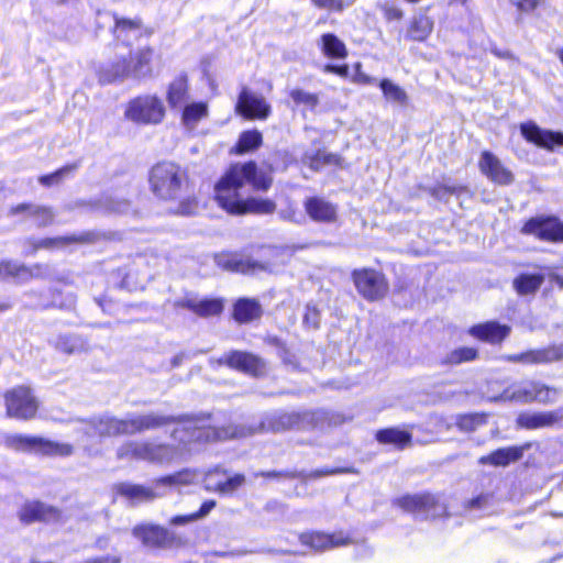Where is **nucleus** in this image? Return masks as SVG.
I'll use <instances>...</instances> for the list:
<instances>
[{"mask_svg": "<svg viewBox=\"0 0 563 563\" xmlns=\"http://www.w3.org/2000/svg\"><path fill=\"white\" fill-rule=\"evenodd\" d=\"M238 435L236 431L218 429L207 424L206 420H186L172 431L173 442L158 439L128 441L118 448L117 456L120 460L133 459L154 465H169L185 461L197 450V445Z\"/></svg>", "mask_w": 563, "mask_h": 563, "instance_id": "obj_1", "label": "nucleus"}, {"mask_svg": "<svg viewBox=\"0 0 563 563\" xmlns=\"http://www.w3.org/2000/svg\"><path fill=\"white\" fill-rule=\"evenodd\" d=\"M272 177L257 169L254 162L232 165L214 187L219 206L231 214H269L276 205L269 199L251 197L250 192L266 191Z\"/></svg>", "mask_w": 563, "mask_h": 563, "instance_id": "obj_2", "label": "nucleus"}, {"mask_svg": "<svg viewBox=\"0 0 563 563\" xmlns=\"http://www.w3.org/2000/svg\"><path fill=\"white\" fill-rule=\"evenodd\" d=\"M189 482L190 474L185 471L159 477L151 486L130 482L117 483L112 486V492L115 497L123 498L130 506H137L163 497L165 495V487L184 485Z\"/></svg>", "mask_w": 563, "mask_h": 563, "instance_id": "obj_3", "label": "nucleus"}, {"mask_svg": "<svg viewBox=\"0 0 563 563\" xmlns=\"http://www.w3.org/2000/svg\"><path fill=\"white\" fill-rule=\"evenodd\" d=\"M186 181L185 172L172 162L158 163L150 173L151 189L156 197L163 200L179 198Z\"/></svg>", "mask_w": 563, "mask_h": 563, "instance_id": "obj_4", "label": "nucleus"}, {"mask_svg": "<svg viewBox=\"0 0 563 563\" xmlns=\"http://www.w3.org/2000/svg\"><path fill=\"white\" fill-rule=\"evenodd\" d=\"M5 446L21 452H32L46 456H69L74 452L73 445L63 442H54L41 437L24 434H9L4 438Z\"/></svg>", "mask_w": 563, "mask_h": 563, "instance_id": "obj_5", "label": "nucleus"}, {"mask_svg": "<svg viewBox=\"0 0 563 563\" xmlns=\"http://www.w3.org/2000/svg\"><path fill=\"white\" fill-rule=\"evenodd\" d=\"M124 115L136 124H158L165 117V107L156 96H139L128 103Z\"/></svg>", "mask_w": 563, "mask_h": 563, "instance_id": "obj_6", "label": "nucleus"}, {"mask_svg": "<svg viewBox=\"0 0 563 563\" xmlns=\"http://www.w3.org/2000/svg\"><path fill=\"white\" fill-rule=\"evenodd\" d=\"M7 415L19 420H30L35 417L38 401L31 389L24 386L9 390L5 396Z\"/></svg>", "mask_w": 563, "mask_h": 563, "instance_id": "obj_7", "label": "nucleus"}, {"mask_svg": "<svg viewBox=\"0 0 563 563\" xmlns=\"http://www.w3.org/2000/svg\"><path fill=\"white\" fill-rule=\"evenodd\" d=\"M396 503L405 511L421 519L438 518L446 512L445 506L430 494L404 496Z\"/></svg>", "mask_w": 563, "mask_h": 563, "instance_id": "obj_8", "label": "nucleus"}, {"mask_svg": "<svg viewBox=\"0 0 563 563\" xmlns=\"http://www.w3.org/2000/svg\"><path fill=\"white\" fill-rule=\"evenodd\" d=\"M132 533L144 547L151 549H167L181 543L176 532L158 525H139Z\"/></svg>", "mask_w": 563, "mask_h": 563, "instance_id": "obj_9", "label": "nucleus"}, {"mask_svg": "<svg viewBox=\"0 0 563 563\" xmlns=\"http://www.w3.org/2000/svg\"><path fill=\"white\" fill-rule=\"evenodd\" d=\"M186 420L200 419L195 417L167 416L153 411L145 415H131L128 417L129 435L159 429L175 422L181 426Z\"/></svg>", "mask_w": 563, "mask_h": 563, "instance_id": "obj_10", "label": "nucleus"}, {"mask_svg": "<svg viewBox=\"0 0 563 563\" xmlns=\"http://www.w3.org/2000/svg\"><path fill=\"white\" fill-rule=\"evenodd\" d=\"M521 232L547 242H563V222L555 217L531 218Z\"/></svg>", "mask_w": 563, "mask_h": 563, "instance_id": "obj_11", "label": "nucleus"}, {"mask_svg": "<svg viewBox=\"0 0 563 563\" xmlns=\"http://www.w3.org/2000/svg\"><path fill=\"white\" fill-rule=\"evenodd\" d=\"M353 280L358 292L368 300L379 299L387 292L384 276L375 269H356L353 272Z\"/></svg>", "mask_w": 563, "mask_h": 563, "instance_id": "obj_12", "label": "nucleus"}, {"mask_svg": "<svg viewBox=\"0 0 563 563\" xmlns=\"http://www.w3.org/2000/svg\"><path fill=\"white\" fill-rule=\"evenodd\" d=\"M312 420V415L305 412H285V411H275L266 415L264 420L261 422V429L280 432L291 429H301L305 428Z\"/></svg>", "mask_w": 563, "mask_h": 563, "instance_id": "obj_13", "label": "nucleus"}, {"mask_svg": "<svg viewBox=\"0 0 563 563\" xmlns=\"http://www.w3.org/2000/svg\"><path fill=\"white\" fill-rule=\"evenodd\" d=\"M301 544L309 547L316 552L328 551L334 548L344 547L352 542L349 536L343 532L324 533L319 531L306 532L300 534Z\"/></svg>", "mask_w": 563, "mask_h": 563, "instance_id": "obj_14", "label": "nucleus"}, {"mask_svg": "<svg viewBox=\"0 0 563 563\" xmlns=\"http://www.w3.org/2000/svg\"><path fill=\"white\" fill-rule=\"evenodd\" d=\"M219 365L227 364L228 366L239 369L252 376H262L266 372L265 362L246 352L234 351L217 361Z\"/></svg>", "mask_w": 563, "mask_h": 563, "instance_id": "obj_15", "label": "nucleus"}, {"mask_svg": "<svg viewBox=\"0 0 563 563\" xmlns=\"http://www.w3.org/2000/svg\"><path fill=\"white\" fill-rule=\"evenodd\" d=\"M236 111L249 119H266L271 113V106L265 98L243 88L240 92Z\"/></svg>", "mask_w": 563, "mask_h": 563, "instance_id": "obj_16", "label": "nucleus"}, {"mask_svg": "<svg viewBox=\"0 0 563 563\" xmlns=\"http://www.w3.org/2000/svg\"><path fill=\"white\" fill-rule=\"evenodd\" d=\"M86 432L88 435H98L100 438L121 434L129 435L128 417L125 419H118L109 415H103L93 418L87 424Z\"/></svg>", "mask_w": 563, "mask_h": 563, "instance_id": "obj_17", "label": "nucleus"}, {"mask_svg": "<svg viewBox=\"0 0 563 563\" xmlns=\"http://www.w3.org/2000/svg\"><path fill=\"white\" fill-rule=\"evenodd\" d=\"M523 137L540 147L553 151L555 147L563 146V133L543 130L537 124L529 122L520 126Z\"/></svg>", "mask_w": 563, "mask_h": 563, "instance_id": "obj_18", "label": "nucleus"}, {"mask_svg": "<svg viewBox=\"0 0 563 563\" xmlns=\"http://www.w3.org/2000/svg\"><path fill=\"white\" fill-rule=\"evenodd\" d=\"M481 172L498 185H510L514 174L504 166L500 159L488 151H484L479 158Z\"/></svg>", "mask_w": 563, "mask_h": 563, "instance_id": "obj_19", "label": "nucleus"}, {"mask_svg": "<svg viewBox=\"0 0 563 563\" xmlns=\"http://www.w3.org/2000/svg\"><path fill=\"white\" fill-rule=\"evenodd\" d=\"M548 388L540 387L532 382L512 384L497 398L503 401L529 402L534 399L542 400V391Z\"/></svg>", "mask_w": 563, "mask_h": 563, "instance_id": "obj_20", "label": "nucleus"}, {"mask_svg": "<svg viewBox=\"0 0 563 563\" xmlns=\"http://www.w3.org/2000/svg\"><path fill=\"white\" fill-rule=\"evenodd\" d=\"M511 328L497 321H487L470 328L468 333L475 339L489 344L501 343L509 334Z\"/></svg>", "mask_w": 563, "mask_h": 563, "instance_id": "obj_21", "label": "nucleus"}, {"mask_svg": "<svg viewBox=\"0 0 563 563\" xmlns=\"http://www.w3.org/2000/svg\"><path fill=\"white\" fill-rule=\"evenodd\" d=\"M20 519L23 522L30 523L34 521H58L62 517L57 508L48 506L41 501L26 503L19 512Z\"/></svg>", "mask_w": 563, "mask_h": 563, "instance_id": "obj_22", "label": "nucleus"}, {"mask_svg": "<svg viewBox=\"0 0 563 563\" xmlns=\"http://www.w3.org/2000/svg\"><path fill=\"white\" fill-rule=\"evenodd\" d=\"M244 482V475L235 474L233 476H227L224 472H220L218 468L209 471L205 478L207 489L218 490L222 494H232L241 487Z\"/></svg>", "mask_w": 563, "mask_h": 563, "instance_id": "obj_23", "label": "nucleus"}, {"mask_svg": "<svg viewBox=\"0 0 563 563\" xmlns=\"http://www.w3.org/2000/svg\"><path fill=\"white\" fill-rule=\"evenodd\" d=\"M155 52L151 47L137 49L133 55L130 54L132 78L145 79L154 75Z\"/></svg>", "mask_w": 563, "mask_h": 563, "instance_id": "obj_24", "label": "nucleus"}, {"mask_svg": "<svg viewBox=\"0 0 563 563\" xmlns=\"http://www.w3.org/2000/svg\"><path fill=\"white\" fill-rule=\"evenodd\" d=\"M307 214L316 222H333L336 219L335 205L320 197H311L305 201Z\"/></svg>", "mask_w": 563, "mask_h": 563, "instance_id": "obj_25", "label": "nucleus"}, {"mask_svg": "<svg viewBox=\"0 0 563 563\" xmlns=\"http://www.w3.org/2000/svg\"><path fill=\"white\" fill-rule=\"evenodd\" d=\"M180 306L202 318L219 316L223 311L224 307L223 300L220 298H187L180 302Z\"/></svg>", "mask_w": 563, "mask_h": 563, "instance_id": "obj_26", "label": "nucleus"}, {"mask_svg": "<svg viewBox=\"0 0 563 563\" xmlns=\"http://www.w3.org/2000/svg\"><path fill=\"white\" fill-rule=\"evenodd\" d=\"M563 418L561 410L547 411V412H525L521 413L517 422L520 427L526 429H539L551 427Z\"/></svg>", "mask_w": 563, "mask_h": 563, "instance_id": "obj_27", "label": "nucleus"}, {"mask_svg": "<svg viewBox=\"0 0 563 563\" xmlns=\"http://www.w3.org/2000/svg\"><path fill=\"white\" fill-rule=\"evenodd\" d=\"M24 212L35 220L37 227H47L52 224L55 219V213L51 208L30 203H20L11 207L9 216L13 217Z\"/></svg>", "mask_w": 563, "mask_h": 563, "instance_id": "obj_28", "label": "nucleus"}, {"mask_svg": "<svg viewBox=\"0 0 563 563\" xmlns=\"http://www.w3.org/2000/svg\"><path fill=\"white\" fill-rule=\"evenodd\" d=\"M132 78L130 59L122 57L104 66L99 73V80L102 84H112L123 81L125 78Z\"/></svg>", "mask_w": 563, "mask_h": 563, "instance_id": "obj_29", "label": "nucleus"}, {"mask_svg": "<svg viewBox=\"0 0 563 563\" xmlns=\"http://www.w3.org/2000/svg\"><path fill=\"white\" fill-rule=\"evenodd\" d=\"M262 313V306L256 299L240 298L233 307V318L239 323L252 322L258 319Z\"/></svg>", "mask_w": 563, "mask_h": 563, "instance_id": "obj_30", "label": "nucleus"}, {"mask_svg": "<svg viewBox=\"0 0 563 563\" xmlns=\"http://www.w3.org/2000/svg\"><path fill=\"white\" fill-rule=\"evenodd\" d=\"M525 448L522 446H509L498 449L488 455L479 459L481 464H490L494 466H507L511 462L520 460L523 455Z\"/></svg>", "mask_w": 563, "mask_h": 563, "instance_id": "obj_31", "label": "nucleus"}, {"mask_svg": "<svg viewBox=\"0 0 563 563\" xmlns=\"http://www.w3.org/2000/svg\"><path fill=\"white\" fill-rule=\"evenodd\" d=\"M167 102L170 108H181L188 99L187 76L181 74L177 76L168 86Z\"/></svg>", "mask_w": 563, "mask_h": 563, "instance_id": "obj_32", "label": "nucleus"}, {"mask_svg": "<svg viewBox=\"0 0 563 563\" xmlns=\"http://www.w3.org/2000/svg\"><path fill=\"white\" fill-rule=\"evenodd\" d=\"M113 19L114 36L118 41L130 44L131 38H135L141 34V20L120 19L117 15Z\"/></svg>", "mask_w": 563, "mask_h": 563, "instance_id": "obj_33", "label": "nucleus"}, {"mask_svg": "<svg viewBox=\"0 0 563 563\" xmlns=\"http://www.w3.org/2000/svg\"><path fill=\"white\" fill-rule=\"evenodd\" d=\"M319 47L329 58L343 59L347 56L345 44L332 33H324L321 35Z\"/></svg>", "mask_w": 563, "mask_h": 563, "instance_id": "obj_34", "label": "nucleus"}, {"mask_svg": "<svg viewBox=\"0 0 563 563\" xmlns=\"http://www.w3.org/2000/svg\"><path fill=\"white\" fill-rule=\"evenodd\" d=\"M376 440L383 444H391L397 449H405L411 443V434L397 428H388L377 431Z\"/></svg>", "mask_w": 563, "mask_h": 563, "instance_id": "obj_35", "label": "nucleus"}, {"mask_svg": "<svg viewBox=\"0 0 563 563\" xmlns=\"http://www.w3.org/2000/svg\"><path fill=\"white\" fill-rule=\"evenodd\" d=\"M51 344L65 354L79 353L86 349V342L77 334H59L51 340Z\"/></svg>", "mask_w": 563, "mask_h": 563, "instance_id": "obj_36", "label": "nucleus"}, {"mask_svg": "<svg viewBox=\"0 0 563 563\" xmlns=\"http://www.w3.org/2000/svg\"><path fill=\"white\" fill-rule=\"evenodd\" d=\"M542 274H520L514 279V288L520 296L534 294L543 284Z\"/></svg>", "mask_w": 563, "mask_h": 563, "instance_id": "obj_37", "label": "nucleus"}, {"mask_svg": "<svg viewBox=\"0 0 563 563\" xmlns=\"http://www.w3.org/2000/svg\"><path fill=\"white\" fill-rule=\"evenodd\" d=\"M207 115L208 104L206 102H191L184 107L181 122L187 129L192 130Z\"/></svg>", "mask_w": 563, "mask_h": 563, "instance_id": "obj_38", "label": "nucleus"}, {"mask_svg": "<svg viewBox=\"0 0 563 563\" xmlns=\"http://www.w3.org/2000/svg\"><path fill=\"white\" fill-rule=\"evenodd\" d=\"M218 266L223 267L227 271L236 273H250L253 272L256 264L251 263L249 260H243L232 254H222L216 256Z\"/></svg>", "mask_w": 563, "mask_h": 563, "instance_id": "obj_39", "label": "nucleus"}, {"mask_svg": "<svg viewBox=\"0 0 563 563\" xmlns=\"http://www.w3.org/2000/svg\"><path fill=\"white\" fill-rule=\"evenodd\" d=\"M433 29V22L424 14L415 15L411 20L407 36L412 41H424Z\"/></svg>", "mask_w": 563, "mask_h": 563, "instance_id": "obj_40", "label": "nucleus"}, {"mask_svg": "<svg viewBox=\"0 0 563 563\" xmlns=\"http://www.w3.org/2000/svg\"><path fill=\"white\" fill-rule=\"evenodd\" d=\"M216 507L214 500H206L199 508L198 511L189 514V515H177L172 517L168 520L169 526L172 527H181L187 526L191 522H195L199 519L207 517L210 511Z\"/></svg>", "mask_w": 563, "mask_h": 563, "instance_id": "obj_41", "label": "nucleus"}, {"mask_svg": "<svg viewBox=\"0 0 563 563\" xmlns=\"http://www.w3.org/2000/svg\"><path fill=\"white\" fill-rule=\"evenodd\" d=\"M385 99L394 104L405 107L408 103L407 92L391 80L385 78L379 81Z\"/></svg>", "mask_w": 563, "mask_h": 563, "instance_id": "obj_42", "label": "nucleus"}, {"mask_svg": "<svg viewBox=\"0 0 563 563\" xmlns=\"http://www.w3.org/2000/svg\"><path fill=\"white\" fill-rule=\"evenodd\" d=\"M534 365L563 361V342L533 350Z\"/></svg>", "mask_w": 563, "mask_h": 563, "instance_id": "obj_43", "label": "nucleus"}, {"mask_svg": "<svg viewBox=\"0 0 563 563\" xmlns=\"http://www.w3.org/2000/svg\"><path fill=\"white\" fill-rule=\"evenodd\" d=\"M262 144V134L257 130L244 131L238 141L236 153L243 154L257 148Z\"/></svg>", "mask_w": 563, "mask_h": 563, "instance_id": "obj_44", "label": "nucleus"}, {"mask_svg": "<svg viewBox=\"0 0 563 563\" xmlns=\"http://www.w3.org/2000/svg\"><path fill=\"white\" fill-rule=\"evenodd\" d=\"M84 241L82 236L69 235V236H58V238H46L38 240L33 243L32 252H36L40 249H53L60 247L74 242Z\"/></svg>", "mask_w": 563, "mask_h": 563, "instance_id": "obj_45", "label": "nucleus"}, {"mask_svg": "<svg viewBox=\"0 0 563 563\" xmlns=\"http://www.w3.org/2000/svg\"><path fill=\"white\" fill-rule=\"evenodd\" d=\"M95 208L107 212L126 213L130 210V202L126 199L107 196Z\"/></svg>", "mask_w": 563, "mask_h": 563, "instance_id": "obj_46", "label": "nucleus"}, {"mask_svg": "<svg viewBox=\"0 0 563 563\" xmlns=\"http://www.w3.org/2000/svg\"><path fill=\"white\" fill-rule=\"evenodd\" d=\"M76 165H66L52 174L41 176L38 181L43 186L47 187L59 184L65 177L70 175L76 169Z\"/></svg>", "mask_w": 563, "mask_h": 563, "instance_id": "obj_47", "label": "nucleus"}, {"mask_svg": "<svg viewBox=\"0 0 563 563\" xmlns=\"http://www.w3.org/2000/svg\"><path fill=\"white\" fill-rule=\"evenodd\" d=\"M477 350L474 347H460L452 351L446 356V362L449 364H460L463 362H470L477 357Z\"/></svg>", "mask_w": 563, "mask_h": 563, "instance_id": "obj_48", "label": "nucleus"}, {"mask_svg": "<svg viewBox=\"0 0 563 563\" xmlns=\"http://www.w3.org/2000/svg\"><path fill=\"white\" fill-rule=\"evenodd\" d=\"M29 274V269L24 265L19 264L18 262H0V277L2 278L20 277Z\"/></svg>", "mask_w": 563, "mask_h": 563, "instance_id": "obj_49", "label": "nucleus"}, {"mask_svg": "<svg viewBox=\"0 0 563 563\" xmlns=\"http://www.w3.org/2000/svg\"><path fill=\"white\" fill-rule=\"evenodd\" d=\"M290 97L296 104H303L310 109H313L319 102V98L317 95L310 93L302 89L291 90Z\"/></svg>", "mask_w": 563, "mask_h": 563, "instance_id": "obj_50", "label": "nucleus"}, {"mask_svg": "<svg viewBox=\"0 0 563 563\" xmlns=\"http://www.w3.org/2000/svg\"><path fill=\"white\" fill-rule=\"evenodd\" d=\"M355 0H311V2L318 8L328 11L341 12L345 8L351 7Z\"/></svg>", "mask_w": 563, "mask_h": 563, "instance_id": "obj_51", "label": "nucleus"}, {"mask_svg": "<svg viewBox=\"0 0 563 563\" xmlns=\"http://www.w3.org/2000/svg\"><path fill=\"white\" fill-rule=\"evenodd\" d=\"M319 322H320L319 310L316 307L308 305L306 307V312L303 316V323L309 328L317 329L319 327Z\"/></svg>", "mask_w": 563, "mask_h": 563, "instance_id": "obj_52", "label": "nucleus"}, {"mask_svg": "<svg viewBox=\"0 0 563 563\" xmlns=\"http://www.w3.org/2000/svg\"><path fill=\"white\" fill-rule=\"evenodd\" d=\"M492 498L493 497L489 494H481L471 499L466 507L470 510L486 509L490 505Z\"/></svg>", "mask_w": 563, "mask_h": 563, "instance_id": "obj_53", "label": "nucleus"}, {"mask_svg": "<svg viewBox=\"0 0 563 563\" xmlns=\"http://www.w3.org/2000/svg\"><path fill=\"white\" fill-rule=\"evenodd\" d=\"M483 419L476 415H467L463 416L459 420V427L462 430L470 431L475 429L479 423H482Z\"/></svg>", "mask_w": 563, "mask_h": 563, "instance_id": "obj_54", "label": "nucleus"}, {"mask_svg": "<svg viewBox=\"0 0 563 563\" xmlns=\"http://www.w3.org/2000/svg\"><path fill=\"white\" fill-rule=\"evenodd\" d=\"M506 360L512 363H522V364H530L534 365V356H533V350H529L523 353L519 354H512L506 356Z\"/></svg>", "mask_w": 563, "mask_h": 563, "instance_id": "obj_55", "label": "nucleus"}, {"mask_svg": "<svg viewBox=\"0 0 563 563\" xmlns=\"http://www.w3.org/2000/svg\"><path fill=\"white\" fill-rule=\"evenodd\" d=\"M542 0H510L520 11L530 12L534 10Z\"/></svg>", "mask_w": 563, "mask_h": 563, "instance_id": "obj_56", "label": "nucleus"}, {"mask_svg": "<svg viewBox=\"0 0 563 563\" xmlns=\"http://www.w3.org/2000/svg\"><path fill=\"white\" fill-rule=\"evenodd\" d=\"M384 16L388 21H398V20L402 19L404 12L401 9H399L397 7L388 5V7L384 8Z\"/></svg>", "mask_w": 563, "mask_h": 563, "instance_id": "obj_57", "label": "nucleus"}, {"mask_svg": "<svg viewBox=\"0 0 563 563\" xmlns=\"http://www.w3.org/2000/svg\"><path fill=\"white\" fill-rule=\"evenodd\" d=\"M461 190H463L462 187H456V186H444V187H439L437 189H434L433 191V195L439 198V199H442L445 197V195L450 194V195H453V194H459Z\"/></svg>", "mask_w": 563, "mask_h": 563, "instance_id": "obj_58", "label": "nucleus"}, {"mask_svg": "<svg viewBox=\"0 0 563 563\" xmlns=\"http://www.w3.org/2000/svg\"><path fill=\"white\" fill-rule=\"evenodd\" d=\"M258 475L261 476H264V477H269V478H278V477H297V476H300V474H297V473H290V472H276V471H272V472H262L260 473Z\"/></svg>", "mask_w": 563, "mask_h": 563, "instance_id": "obj_59", "label": "nucleus"}, {"mask_svg": "<svg viewBox=\"0 0 563 563\" xmlns=\"http://www.w3.org/2000/svg\"><path fill=\"white\" fill-rule=\"evenodd\" d=\"M324 71L338 74L340 76H346L347 67L346 66H336V65H325Z\"/></svg>", "mask_w": 563, "mask_h": 563, "instance_id": "obj_60", "label": "nucleus"}, {"mask_svg": "<svg viewBox=\"0 0 563 563\" xmlns=\"http://www.w3.org/2000/svg\"><path fill=\"white\" fill-rule=\"evenodd\" d=\"M492 53L499 58H505V59L514 58L512 54L509 51H501L497 47H493Z\"/></svg>", "mask_w": 563, "mask_h": 563, "instance_id": "obj_61", "label": "nucleus"}, {"mask_svg": "<svg viewBox=\"0 0 563 563\" xmlns=\"http://www.w3.org/2000/svg\"><path fill=\"white\" fill-rule=\"evenodd\" d=\"M338 471L335 470H318V471H314L313 473H311V477H320V476H323V475H330V474H334L336 473Z\"/></svg>", "mask_w": 563, "mask_h": 563, "instance_id": "obj_62", "label": "nucleus"}, {"mask_svg": "<svg viewBox=\"0 0 563 563\" xmlns=\"http://www.w3.org/2000/svg\"><path fill=\"white\" fill-rule=\"evenodd\" d=\"M550 280L554 284H556L560 288H563V276L558 274H551Z\"/></svg>", "mask_w": 563, "mask_h": 563, "instance_id": "obj_63", "label": "nucleus"}, {"mask_svg": "<svg viewBox=\"0 0 563 563\" xmlns=\"http://www.w3.org/2000/svg\"><path fill=\"white\" fill-rule=\"evenodd\" d=\"M184 357H185V354H184V353H180V354L176 355V356L173 358V361H172V365H173L174 367L178 366V365L181 363V361H183V358H184Z\"/></svg>", "mask_w": 563, "mask_h": 563, "instance_id": "obj_64", "label": "nucleus"}]
</instances>
